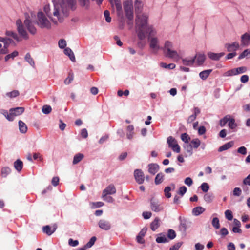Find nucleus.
<instances>
[{
	"mask_svg": "<svg viewBox=\"0 0 250 250\" xmlns=\"http://www.w3.org/2000/svg\"><path fill=\"white\" fill-rule=\"evenodd\" d=\"M54 8L53 16L56 17L60 22L62 21L61 14L67 16L70 11H75L77 8L76 0H53Z\"/></svg>",
	"mask_w": 250,
	"mask_h": 250,
	"instance_id": "f257e3e1",
	"label": "nucleus"
},
{
	"mask_svg": "<svg viewBox=\"0 0 250 250\" xmlns=\"http://www.w3.org/2000/svg\"><path fill=\"white\" fill-rule=\"evenodd\" d=\"M143 21L139 17L135 20L136 27L138 29V37L140 40H143L146 37L145 29L147 27L148 20L146 18H144Z\"/></svg>",
	"mask_w": 250,
	"mask_h": 250,
	"instance_id": "f03ea898",
	"label": "nucleus"
},
{
	"mask_svg": "<svg viewBox=\"0 0 250 250\" xmlns=\"http://www.w3.org/2000/svg\"><path fill=\"white\" fill-rule=\"evenodd\" d=\"M146 31L150 36L148 38L150 47L154 50L158 51L160 49L158 39L156 37H151L155 35L156 31L153 29L152 26H148L146 28Z\"/></svg>",
	"mask_w": 250,
	"mask_h": 250,
	"instance_id": "7ed1b4c3",
	"label": "nucleus"
},
{
	"mask_svg": "<svg viewBox=\"0 0 250 250\" xmlns=\"http://www.w3.org/2000/svg\"><path fill=\"white\" fill-rule=\"evenodd\" d=\"M124 9L126 17L129 21L128 24L132 25L134 16L132 0H126L124 2Z\"/></svg>",
	"mask_w": 250,
	"mask_h": 250,
	"instance_id": "20e7f679",
	"label": "nucleus"
},
{
	"mask_svg": "<svg viewBox=\"0 0 250 250\" xmlns=\"http://www.w3.org/2000/svg\"><path fill=\"white\" fill-rule=\"evenodd\" d=\"M37 25L41 28L47 29L51 28V23L42 12H39L37 14Z\"/></svg>",
	"mask_w": 250,
	"mask_h": 250,
	"instance_id": "39448f33",
	"label": "nucleus"
},
{
	"mask_svg": "<svg viewBox=\"0 0 250 250\" xmlns=\"http://www.w3.org/2000/svg\"><path fill=\"white\" fill-rule=\"evenodd\" d=\"M172 44L169 41H166L163 48L165 56L169 58L178 59L179 55L176 51L172 50Z\"/></svg>",
	"mask_w": 250,
	"mask_h": 250,
	"instance_id": "423d86ee",
	"label": "nucleus"
},
{
	"mask_svg": "<svg viewBox=\"0 0 250 250\" xmlns=\"http://www.w3.org/2000/svg\"><path fill=\"white\" fill-rule=\"evenodd\" d=\"M134 7L136 15V19H138V18L139 17L143 21L144 20V18L146 17V20H148V15L147 14H142L143 8V3L141 0H135Z\"/></svg>",
	"mask_w": 250,
	"mask_h": 250,
	"instance_id": "0eeeda50",
	"label": "nucleus"
},
{
	"mask_svg": "<svg viewBox=\"0 0 250 250\" xmlns=\"http://www.w3.org/2000/svg\"><path fill=\"white\" fill-rule=\"evenodd\" d=\"M16 24L17 26V31L19 34L24 39H28L29 36L28 33L24 29L21 21L20 19H18L16 21Z\"/></svg>",
	"mask_w": 250,
	"mask_h": 250,
	"instance_id": "6e6552de",
	"label": "nucleus"
},
{
	"mask_svg": "<svg viewBox=\"0 0 250 250\" xmlns=\"http://www.w3.org/2000/svg\"><path fill=\"white\" fill-rule=\"evenodd\" d=\"M167 143L168 146L171 148L172 150L176 153L180 152V147L178 144L177 141L172 136H169L167 138Z\"/></svg>",
	"mask_w": 250,
	"mask_h": 250,
	"instance_id": "1a4fd4ad",
	"label": "nucleus"
},
{
	"mask_svg": "<svg viewBox=\"0 0 250 250\" xmlns=\"http://www.w3.org/2000/svg\"><path fill=\"white\" fill-rule=\"evenodd\" d=\"M24 24L30 33L35 35L37 32V29L33 24L32 21L29 19V17H26L24 21Z\"/></svg>",
	"mask_w": 250,
	"mask_h": 250,
	"instance_id": "9d476101",
	"label": "nucleus"
},
{
	"mask_svg": "<svg viewBox=\"0 0 250 250\" xmlns=\"http://www.w3.org/2000/svg\"><path fill=\"white\" fill-rule=\"evenodd\" d=\"M134 176L136 182L139 184H142L144 181V174L141 169H136L134 172Z\"/></svg>",
	"mask_w": 250,
	"mask_h": 250,
	"instance_id": "9b49d317",
	"label": "nucleus"
},
{
	"mask_svg": "<svg viewBox=\"0 0 250 250\" xmlns=\"http://www.w3.org/2000/svg\"><path fill=\"white\" fill-rule=\"evenodd\" d=\"M116 189L113 184H110L102 192V197H106L108 194H114L116 193Z\"/></svg>",
	"mask_w": 250,
	"mask_h": 250,
	"instance_id": "f8f14e48",
	"label": "nucleus"
},
{
	"mask_svg": "<svg viewBox=\"0 0 250 250\" xmlns=\"http://www.w3.org/2000/svg\"><path fill=\"white\" fill-rule=\"evenodd\" d=\"M99 227L104 230H109L111 228V224L109 221L105 219H101L98 222Z\"/></svg>",
	"mask_w": 250,
	"mask_h": 250,
	"instance_id": "ddd939ff",
	"label": "nucleus"
},
{
	"mask_svg": "<svg viewBox=\"0 0 250 250\" xmlns=\"http://www.w3.org/2000/svg\"><path fill=\"white\" fill-rule=\"evenodd\" d=\"M151 209L155 212H159L163 210V208L155 199H152L150 201Z\"/></svg>",
	"mask_w": 250,
	"mask_h": 250,
	"instance_id": "4468645a",
	"label": "nucleus"
},
{
	"mask_svg": "<svg viewBox=\"0 0 250 250\" xmlns=\"http://www.w3.org/2000/svg\"><path fill=\"white\" fill-rule=\"evenodd\" d=\"M225 47L227 49L228 52L235 51L239 47V44L238 42H234L231 43H226Z\"/></svg>",
	"mask_w": 250,
	"mask_h": 250,
	"instance_id": "2eb2a0df",
	"label": "nucleus"
},
{
	"mask_svg": "<svg viewBox=\"0 0 250 250\" xmlns=\"http://www.w3.org/2000/svg\"><path fill=\"white\" fill-rule=\"evenodd\" d=\"M147 231V228L146 227L143 228L139 233L138 235L136 237V240L138 243L144 244L145 243V240L143 237L145 236Z\"/></svg>",
	"mask_w": 250,
	"mask_h": 250,
	"instance_id": "dca6fc26",
	"label": "nucleus"
},
{
	"mask_svg": "<svg viewBox=\"0 0 250 250\" xmlns=\"http://www.w3.org/2000/svg\"><path fill=\"white\" fill-rule=\"evenodd\" d=\"M24 111V108L22 107H18L16 108H12L9 110V112H11L13 118H14V116H19L22 114Z\"/></svg>",
	"mask_w": 250,
	"mask_h": 250,
	"instance_id": "f3484780",
	"label": "nucleus"
},
{
	"mask_svg": "<svg viewBox=\"0 0 250 250\" xmlns=\"http://www.w3.org/2000/svg\"><path fill=\"white\" fill-rule=\"evenodd\" d=\"M148 172L152 174L155 175L159 170V166L157 164L151 163L148 166Z\"/></svg>",
	"mask_w": 250,
	"mask_h": 250,
	"instance_id": "a211bd4d",
	"label": "nucleus"
},
{
	"mask_svg": "<svg viewBox=\"0 0 250 250\" xmlns=\"http://www.w3.org/2000/svg\"><path fill=\"white\" fill-rule=\"evenodd\" d=\"M241 45L248 46L250 43V34L247 33H245L241 36Z\"/></svg>",
	"mask_w": 250,
	"mask_h": 250,
	"instance_id": "6ab92c4d",
	"label": "nucleus"
},
{
	"mask_svg": "<svg viewBox=\"0 0 250 250\" xmlns=\"http://www.w3.org/2000/svg\"><path fill=\"white\" fill-rule=\"evenodd\" d=\"M225 55V53H214L212 52H208V57L212 60L214 61H218L221 57Z\"/></svg>",
	"mask_w": 250,
	"mask_h": 250,
	"instance_id": "aec40b11",
	"label": "nucleus"
},
{
	"mask_svg": "<svg viewBox=\"0 0 250 250\" xmlns=\"http://www.w3.org/2000/svg\"><path fill=\"white\" fill-rule=\"evenodd\" d=\"M160 219L158 217H156L155 219L150 224V228L153 231H155L160 226Z\"/></svg>",
	"mask_w": 250,
	"mask_h": 250,
	"instance_id": "412c9836",
	"label": "nucleus"
},
{
	"mask_svg": "<svg viewBox=\"0 0 250 250\" xmlns=\"http://www.w3.org/2000/svg\"><path fill=\"white\" fill-rule=\"evenodd\" d=\"M234 144L233 141L228 142L221 146L218 149V151L222 152L223 151L226 150L231 148L234 145Z\"/></svg>",
	"mask_w": 250,
	"mask_h": 250,
	"instance_id": "4be33fe9",
	"label": "nucleus"
},
{
	"mask_svg": "<svg viewBox=\"0 0 250 250\" xmlns=\"http://www.w3.org/2000/svg\"><path fill=\"white\" fill-rule=\"evenodd\" d=\"M56 229V226L53 227V229H51V227L49 225H46L42 227V231L48 235H51L54 233Z\"/></svg>",
	"mask_w": 250,
	"mask_h": 250,
	"instance_id": "5701e85b",
	"label": "nucleus"
},
{
	"mask_svg": "<svg viewBox=\"0 0 250 250\" xmlns=\"http://www.w3.org/2000/svg\"><path fill=\"white\" fill-rule=\"evenodd\" d=\"M134 130V126L132 125H129L127 126L126 128V136L127 138L131 140L133 138L134 133L133 132Z\"/></svg>",
	"mask_w": 250,
	"mask_h": 250,
	"instance_id": "b1692460",
	"label": "nucleus"
},
{
	"mask_svg": "<svg viewBox=\"0 0 250 250\" xmlns=\"http://www.w3.org/2000/svg\"><path fill=\"white\" fill-rule=\"evenodd\" d=\"M110 3L113 5L115 4L117 11L118 13H120L122 11V5L121 0H109Z\"/></svg>",
	"mask_w": 250,
	"mask_h": 250,
	"instance_id": "393cba45",
	"label": "nucleus"
},
{
	"mask_svg": "<svg viewBox=\"0 0 250 250\" xmlns=\"http://www.w3.org/2000/svg\"><path fill=\"white\" fill-rule=\"evenodd\" d=\"M212 71V69H208L201 72L199 73L200 78L203 80H206Z\"/></svg>",
	"mask_w": 250,
	"mask_h": 250,
	"instance_id": "a878e982",
	"label": "nucleus"
},
{
	"mask_svg": "<svg viewBox=\"0 0 250 250\" xmlns=\"http://www.w3.org/2000/svg\"><path fill=\"white\" fill-rule=\"evenodd\" d=\"M64 53L65 55L69 56L70 59L72 62L75 61V57L74 54L70 48H69L68 47L65 48V49L64 50Z\"/></svg>",
	"mask_w": 250,
	"mask_h": 250,
	"instance_id": "bb28decb",
	"label": "nucleus"
},
{
	"mask_svg": "<svg viewBox=\"0 0 250 250\" xmlns=\"http://www.w3.org/2000/svg\"><path fill=\"white\" fill-rule=\"evenodd\" d=\"M197 60L196 63L197 65L200 66L203 64L205 60V55L204 54H199L195 55Z\"/></svg>",
	"mask_w": 250,
	"mask_h": 250,
	"instance_id": "cd10ccee",
	"label": "nucleus"
},
{
	"mask_svg": "<svg viewBox=\"0 0 250 250\" xmlns=\"http://www.w3.org/2000/svg\"><path fill=\"white\" fill-rule=\"evenodd\" d=\"M43 10H44V11L45 12V13L46 14V15H47V16L50 18L52 20V21L55 24L57 23V21H54L52 18V15H53V14H52V13L50 12V6L49 5H46L44 6V8H43Z\"/></svg>",
	"mask_w": 250,
	"mask_h": 250,
	"instance_id": "c85d7f7f",
	"label": "nucleus"
},
{
	"mask_svg": "<svg viewBox=\"0 0 250 250\" xmlns=\"http://www.w3.org/2000/svg\"><path fill=\"white\" fill-rule=\"evenodd\" d=\"M196 56L194 57L191 59H188L187 58L183 59L182 62L183 64L187 66H192L195 61Z\"/></svg>",
	"mask_w": 250,
	"mask_h": 250,
	"instance_id": "c756f323",
	"label": "nucleus"
},
{
	"mask_svg": "<svg viewBox=\"0 0 250 250\" xmlns=\"http://www.w3.org/2000/svg\"><path fill=\"white\" fill-rule=\"evenodd\" d=\"M205 209L202 207L198 206L194 208L192 210V213L195 215L198 216L204 212Z\"/></svg>",
	"mask_w": 250,
	"mask_h": 250,
	"instance_id": "7c9ffc66",
	"label": "nucleus"
},
{
	"mask_svg": "<svg viewBox=\"0 0 250 250\" xmlns=\"http://www.w3.org/2000/svg\"><path fill=\"white\" fill-rule=\"evenodd\" d=\"M164 174L162 172L158 173L155 178V184L159 185L162 183L164 180Z\"/></svg>",
	"mask_w": 250,
	"mask_h": 250,
	"instance_id": "2f4dec72",
	"label": "nucleus"
},
{
	"mask_svg": "<svg viewBox=\"0 0 250 250\" xmlns=\"http://www.w3.org/2000/svg\"><path fill=\"white\" fill-rule=\"evenodd\" d=\"M19 130L21 133H25L27 132V127L26 124L21 120L19 121Z\"/></svg>",
	"mask_w": 250,
	"mask_h": 250,
	"instance_id": "473e14b6",
	"label": "nucleus"
},
{
	"mask_svg": "<svg viewBox=\"0 0 250 250\" xmlns=\"http://www.w3.org/2000/svg\"><path fill=\"white\" fill-rule=\"evenodd\" d=\"M23 163L20 160H17L14 163V167L18 171H21L23 167Z\"/></svg>",
	"mask_w": 250,
	"mask_h": 250,
	"instance_id": "72a5a7b5",
	"label": "nucleus"
},
{
	"mask_svg": "<svg viewBox=\"0 0 250 250\" xmlns=\"http://www.w3.org/2000/svg\"><path fill=\"white\" fill-rule=\"evenodd\" d=\"M84 157V155L82 153L76 154L73 158V164L76 165L79 163Z\"/></svg>",
	"mask_w": 250,
	"mask_h": 250,
	"instance_id": "f704fd0d",
	"label": "nucleus"
},
{
	"mask_svg": "<svg viewBox=\"0 0 250 250\" xmlns=\"http://www.w3.org/2000/svg\"><path fill=\"white\" fill-rule=\"evenodd\" d=\"M188 227V223L187 221L183 219L182 220H181L180 224L179 225V229L183 232H186L187 229Z\"/></svg>",
	"mask_w": 250,
	"mask_h": 250,
	"instance_id": "c9c22d12",
	"label": "nucleus"
},
{
	"mask_svg": "<svg viewBox=\"0 0 250 250\" xmlns=\"http://www.w3.org/2000/svg\"><path fill=\"white\" fill-rule=\"evenodd\" d=\"M6 35L8 36H11L15 40H16L17 41H20L21 40L20 39L19 37L17 35V33L11 31H7L6 32Z\"/></svg>",
	"mask_w": 250,
	"mask_h": 250,
	"instance_id": "e433bc0d",
	"label": "nucleus"
},
{
	"mask_svg": "<svg viewBox=\"0 0 250 250\" xmlns=\"http://www.w3.org/2000/svg\"><path fill=\"white\" fill-rule=\"evenodd\" d=\"M200 144H201L200 140L198 138H196V139H193L191 141L190 144H191L192 147H193L194 148L197 149L200 146Z\"/></svg>",
	"mask_w": 250,
	"mask_h": 250,
	"instance_id": "4c0bfd02",
	"label": "nucleus"
},
{
	"mask_svg": "<svg viewBox=\"0 0 250 250\" xmlns=\"http://www.w3.org/2000/svg\"><path fill=\"white\" fill-rule=\"evenodd\" d=\"M19 54V53L17 51H14L12 53L7 55L5 58V61L7 62L9 60V59L12 58L13 59L15 57H17Z\"/></svg>",
	"mask_w": 250,
	"mask_h": 250,
	"instance_id": "58836bf2",
	"label": "nucleus"
},
{
	"mask_svg": "<svg viewBox=\"0 0 250 250\" xmlns=\"http://www.w3.org/2000/svg\"><path fill=\"white\" fill-rule=\"evenodd\" d=\"M25 59L31 66H34V61L29 53L26 54L25 56Z\"/></svg>",
	"mask_w": 250,
	"mask_h": 250,
	"instance_id": "ea45409f",
	"label": "nucleus"
},
{
	"mask_svg": "<svg viewBox=\"0 0 250 250\" xmlns=\"http://www.w3.org/2000/svg\"><path fill=\"white\" fill-rule=\"evenodd\" d=\"M96 240V237L95 236H93L91 238L89 241L84 245V248H91L94 244Z\"/></svg>",
	"mask_w": 250,
	"mask_h": 250,
	"instance_id": "a19ab883",
	"label": "nucleus"
},
{
	"mask_svg": "<svg viewBox=\"0 0 250 250\" xmlns=\"http://www.w3.org/2000/svg\"><path fill=\"white\" fill-rule=\"evenodd\" d=\"M230 116L229 115H226L223 119L220 120V125L221 126H224L226 123L229 120Z\"/></svg>",
	"mask_w": 250,
	"mask_h": 250,
	"instance_id": "79ce46f5",
	"label": "nucleus"
},
{
	"mask_svg": "<svg viewBox=\"0 0 250 250\" xmlns=\"http://www.w3.org/2000/svg\"><path fill=\"white\" fill-rule=\"evenodd\" d=\"M74 79V75L72 73L69 72L68 77L65 79L64 83L65 84H70Z\"/></svg>",
	"mask_w": 250,
	"mask_h": 250,
	"instance_id": "37998d69",
	"label": "nucleus"
},
{
	"mask_svg": "<svg viewBox=\"0 0 250 250\" xmlns=\"http://www.w3.org/2000/svg\"><path fill=\"white\" fill-rule=\"evenodd\" d=\"M11 172V169L8 167H4L1 169V174L4 177H6Z\"/></svg>",
	"mask_w": 250,
	"mask_h": 250,
	"instance_id": "c03bdc74",
	"label": "nucleus"
},
{
	"mask_svg": "<svg viewBox=\"0 0 250 250\" xmlns=\"http://www.w3.org/2000/svg\"><path fill=\"white\" fill-rule=\"evenodd\" d=\"M228 122H229L228 125L230 128L233 129L236 127L237 125L235 123L234 119L229 118V120Z\"/></svg>",
	"mask_w": 250,
	"mask_h": 250,
	"instance_id": "a18cd8bd",
	"label": "nucleus"
},
{
	"mask_svg": "<svg viewBox=\"0 0 250 250\" xmlns=\"http://www.w3.org/2000/svg\"><path fill=\"white\" fill-rule=\"evenodd\" d=\"M171 190V189L170 187L167 186V187H165L164 191L165 196L166 198H169L171 197V194L170 193Z\"/></svg>",
	"mask_w": 250,
	"mask_h": 250,
	"instance_id": "49530a36",
	"label": "nucleus"
},
{
	"mask_svg": "<svg viewBox=\"0 0 250 250\" xmlns=\"http://www.w3.org/2000/svg\"><path fill=\"white\" fill-rule=\"evenodd\" d=\"M235 69L236 75L245 73L247 71V68L245 66H242Z\"/></svg>",
	"mask_w": 250,
	"mask_h": 250,
	"instance_id": "de8ad7c7",
	"label": "nucleus"
},
{
	"mask_svg": "<svg viewBox=\"0 0 250 250\" xmlns=\"http://www.w3.org/2000/svg\"><path fill=\"white\" fill-rule=\"evenodd\" d=\"M212 225L216 229H218L220 228L219 219L217 217L213 218L212 221Z\"/></svg>",
	"mask_w": 250,
	"mask_h": 250,
	"instance_id": "09e8293b",
	"label": "nucleus"
},
{
	"mask_svg": "<svg viewBox=\"0 0 250 250\" xmlns=\"http://www.w3.org/2000/svg\"><path fill=\"white\" fill-rule=\"evenodd\" d=\"M160 66L163 68L170 69H174L175 67V65L174 63H170L169 64H167L166 63L162 62L160 63Z\"/></svg>",
	"mask_w": 250,
	"mask_h": 250,
	"instance_id": "8fccbe9b",
	"label": "nucleus"
},
{
	"mask_svg": "<svg viewBox=\"0 0 250 250\" xmlns=\"http://www.w3.org/2000/svg\"><path fill=\"white\" fill-rule=\"evenodd\" d=\"M181 139L186 143H188L189 141L190 140V137L186 133H184L181 134Z\"/></svg>",
	"mask_w": 250,
	"mask_h": 250,
	"instance_id": "3c124183",
	"label": "nucleus"
},
{
	"mask_svg": "<svg viewBox=\"0 0 250 250\" xmlns=\"http://www.w3.org/2000/svg\"><path fill=\"white\" fill-rule=\"evenodd\" d=\"M204 198L206 202L210 203L212 201L213 196L211 193H207L204 195Z\"/></svg>",
	"mask_w": 250,
	"mask_h": 250,
	"instance_id": "603ef678",
	"label": "nucleus"
},
{
	"mask_svg": "<svg viewBox=\"0 0 250 250\" xmlns=\"http://www.w3.org/2000/svg\"><path fill=\"white\" fill-rule=\"evenodd\" d=\"M233 75H236L235 68L227 71L224 74V76L226 77L232 76Z\"/></svg>",
	"mask_w": 250,
	"mask_h": 250,
	"instance_id": "864d4df0",
	"label": "nucleus"
},
{
	"mask_svg": "<svg viewBox=\"0 0 250 250\" xmlns=\"http://www.w3.org/2000/svg\"><path fill=\"white\" fill-rule=\"evenodd\" d=\"M52 108L49 105H44L42 107V111L44 114H48L51 112Z\"/></svg>",
	"mask_w": 250,
	"mask_h": 250,
	"instance_id": "5fc2aeb1",
	"label": "nucleus"
},
{
	"mask_svg": "<svg viewBox=\"0 0 250 250\" xmlns=\"http://www.w3.org/2000/svg\"><path fill=\"white\" fill-rule=\"evenodd\" d=\"M225 215L226 218L228 220H229V221L232 220L233 215H232V211L231 210H226L225 212Z\"/></svg>",
	"mask_w": 250,
	"mask_h": 250,
	"instance_id": "6e6d98bb",
	"label": "nucleus"
},
{
	"mask_svg": "<svg viewBox=\"0 0 250 250\" xmlns=\"http://www.w3.org/2000/svg\"><path fill=\"white\" fill-rule=\"evenodd\" d=\"M156 241L158 243H162L167 242L168 240L167 237L164 235L163 236L158 237L156 239Z\"/></svg>",
	"mask_w": 250,
	"mask_h": 250,
	"instance_id": "4d7b16f0",
	"label": "nucleus"
},
{
	"mask_svg": "<svg viewBox=\"0 0 250 250\" xmlns=\"http://www.w3.org/2000/svg\"><path fill=\"white\" fill-rule=\"evenodd\" d=\"M19 95V92L18 90H13L12 92L6 93V95L10 98H14Z\"/></svg>",
	"mask_w": 250,
	"mask_h": 250,
	"instance_id": "13d9d810",
	"label": "nucleus"
},
{
	"mask_svg": "<svg viewBox=\"0 0 250 250\" xmlns=\"http://www.w3.org/2000/svg\"><path fill=\"white\" fill-rule=\"evenodd\" d=\"M91 205H92L91 207L92 208H100L104 205V203L102 202H92L91 203Z\"/></svg>",
	"mask_w": 250,
	"mask_h": 250,
	"instance_id": "bf43d9fd",
	"label": "nucleus"
},
{
	"mask_svg": "<svg viewBox=\"0 0 250 250\" xmlns=\"http://www.w3.org/2000/svg\"><path fill=\"white\" fill-rule=\"evenodd\" d=\"M176 233L172 229H169L168 231L167 236L168 238L170 239H173L176 237Z\"/></svg>",
	"mask_w": 250,
	"mask_h": 250,
	"instance_id": "052dcab7",
	"label": "nucleus"
},
{
	"mask_svg": "<svg viewBox=\"0 0 250 250\" xmlns=\"http://www.w3.org/2000/svg\"><path fill=\"white\" fill-rule=\"evenodd\" d=\"M3 114L8 121H13L14 120V118H13L11 112H9V113H8L7 111H4Z\"/></svg>",
	"mask_w": 250,
	"mask_h": 250,
	"instance_id": "680f3d73",
	"label": "nucleus"
},
{
	"mask_svg": "<svg viewBox=\"0 0 250 250\" xmlns=\"http://www.w3.org/2000/svg\"><path fill=\"white\" fill-rule=\"evenodd\" d=\"M200 188H201V189L202 190V191L205 192H207L209 188V185L207 183H203L201 185Z\"/></svg>",
	"mask_w": 250,
	"mask_h": 250,
	"instance_id": "e2e57ef3",
	"label": "nucleus"
},
{
	"mask_svg": "<svg viewBox=\"0 0 250 250\" xmlns=\"http://www.w3.org/2000/svg\"><path fill=\"white\" fill-rule=\"evenodd\" d=\"M58 45L60 48L63 49L66 46V42L64 39H61L59 41Z\"/></svg>",
	"mask_w": 250,
	"mask_h": 250,
	"instance_id": "0e129e2a",
	"label": "nucleus"
},
{
	"mask_svg": "<svg viewBox=\"0 0 250 250\" xmlns=\"http://www.w3.org/2000/svg\"><path fill=\"white\" fill-rule=\"evenodd\" d=\"M104 16L105 18V20L107 22H110L111 21V18L110 17V13L108 10H105L104 13Z\"/></svg>",
	"mask_w": 250,
	"mask_h": 250,
	"instance_id": "69168bd1",
	"label": "nucleus"
},
{
	"mask_svg": "<svg viewBox=\"0 0 250 250\" xmlns=\"http://www.w3.org/2000/svg\"><path fill=\"white\" fill-rule=\"evenodd\" d=\"M185 149L189 153L190 155L192 154V146L191 144H188L184 146Z\"/></svg>",
	"mask_w": 250,
	"mask_h": 250,
	"instance_id": "338daca9",
	"label": "nucleus"
},
{
	"mask_svg": "<svg viewBox=\"0 0 250 250\" xmlns=\"http://www.w3.org/2000/svg\"><path fill=\"white\" fill-rule=\"evenodd\" d=\"M182 245V242H178L175 244L174 246L171 247L169 250H178L179 248Z\"/></svg>",
	"mask_w": 250,
	"mask_h": 250,
	"instance_id": "774afa93",
	"label": "nucleus"
}]
</instances>
